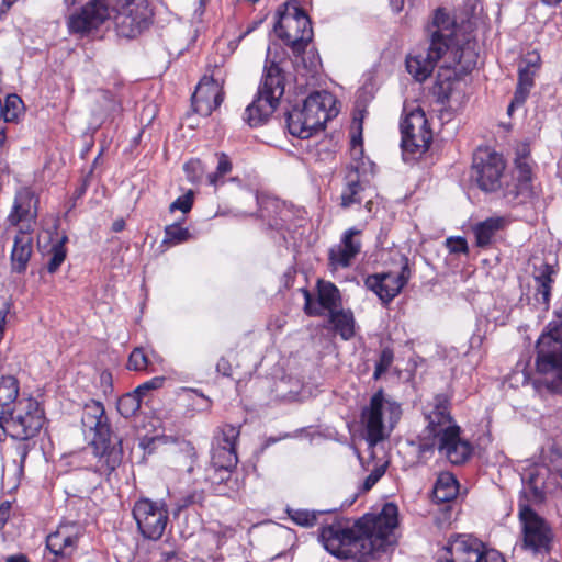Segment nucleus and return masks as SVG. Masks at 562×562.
Wrapping results in <instances>:
<instances>
[{
    "label": "nucleus",
    "instance_id": "nucleus-1",
    "mask_svg": "<svg viewBox=\"0 0 562 562\" xmlns=\"http://www.w3.org/2000/svg\"><path fill=\"white\" fill-rule=\"evenodd\" d=\"M397 506L387 503L379 514H367L352 526L334 521L321 529L319 541L333 555L371 562L396 544Z\"/></svg>",
    "mask_w": 562,
    "mask_h": 562
},
{
    "label": "nucleus",
    "instance_id": "nucleus-2",
    "mask_svg": "<svg viewBox=\"0 0 562 562\" xmlns=\"http://www.w3.org/2000/svg\"><path fill=\"white\" fill-rule=\"evenodd\" d=\"M425 417L428 425L419 443L420 452L426 453L437 448L452 464L465 462L472 453V447L460 437V427L450 415L448 397L443 394L436 395Z\"/></svg>",
    "mask_w": 562,
    "mask_h": 562
},
{
    "label": "nucleus",
    "instance_id": "nucleus-3",
    "mask_svg": "<svg viewBox=\"0 0 562 562\" xmlns=\"http://www.w3.org/2000/svg\"><path fill=\"white\" fill-rule=\"evenodd\" d=\"M81 423L85 431L93 432L92 449L98 459L94 471L100 475H110L122 462L121 440L112 435L102 403L88 402L82 412Z\"/></svg>",
    "mask_w": 562,
    "mask_h": 562
},
{
    "label": "nucleus",
    "instance_id": "nucleus-4",
    "mask_svg": "<svg viewBox=\"0 0 562 562\" xmlns=\"http://www.w3.org/2000/svg\"><path fill=\"white\" fill-rule=\"evenodd\" d=\"M453 57L449 61L441 64L434 94L437 100L447 104L451 110L459 109L465 101V82L462 76L475 68L479 54L474 50V44L467 42L461 48L452 52Z\"/></svg>",
    "mask_w": 562,
    "mask_h": 562
},
{
    "label": "nucleus",
    "instance_id": "nucleus-5",
    "mask_svg": "<svg viewBox=\"0 0 562 562\" xmlns=\"http://www.w3.org/2000/svg\"><path fill=\"white\" fill-rule=\"evenodd\" d=\"M432 27L428 49L406 58L407 71L420 82L431 75L438 61H449L457 48L453 41L456 23L445 10L436 11Z\"/></svg>",
    "mask_w": 562,
    "mask_h": 562
},
{
    "label": "nucleus",
    "instance_id": "nucleus-6",
    "mask_svg": "<svg viewBox=\"0 0 562 562\" xmlns=\"http://www.w3.org/2000/svg\"><path fill=\"white\" fill-rule=\"evenodd\" d=\"M284 93V76L276 63L266 64L255 100L246 108L245 121L250 126L265 124L276 111Z\"/></svg>",
    "mask_w": 562,
    "mask_h": 562
},
{
    "label": "nucleus",
    "instance_id": "nucleus-7",
    "mask_svg": "<svg viewBox=\"0 0 562 562\" xmlns=\"http://www.w3.org/2000/svg\"><path fill=\"white\" fill-rule=\"evenodd\" d=\"M401 406L386 398L382 391L376 392L362 409L361 422L370 446L387 438L401 417Z\"/></svg>",
    "mask_w": 562,
    "mask_h": 562
},
{
    "label": "nucleus",
    "instance_id": "nucleus-8",
    "mask_svg": "<svg viewBox=\"0 0 562 562\" xmlns=\"http://www.w3.org/2000/svg\"><path fill=\"white\" fill-rule=\"evenodd\" d=\"M44 424V412L32 397L18 400L12 408L0 417L3 432L20 441L35 437Z\"/></svg>",
    "mask_w": 562,
    "mask_h": 562
},
{
    "label": "nucleus",
    "instance_id": "nucleus-9",
    "mask_svg": "<svg viewBox=\"0 0 562 562\" xmlns=\"http://www.w3.org/2000/svg\"><path fill=\"white\" fill-rule=\"evenodd\" d=\"M113 21L119 36L135 38L150 24L153 12L147 0H116Z\"/></svg>",
    "mask_w": 562,
    "mask_h": 562
},
{
    "label": "nucleus",
    "instance_id": "nucleus-10",
    "mask_svg": "<svg viewBox=\"0 0 562 562\" xmlns=\"http://www.w3.org/2000/svg\"><path fill=\"white\" fill-rule=\"evenodd\" d=\"M274 31L295 54L304 52L313 38L311 20L299 7H293L281 14Z\"/></svg>",
    "mask_w": 562,
    "mask_h": 562
},
{
    "label": "nucleus",
    "instance_id": "nucleus-11",
    "mask_svg": "<svg viewBox=\"0 0 562 562\" xmlns=\"http://www.w3.org/2000/svg\"><path fill=\"white\" fill-rule=\"evenodd\" d=\"M133 517L140 535L149 540H159L166 529L169 513L164 502L138 499L133 507Z\"/></svg>",
    "mask_w": 562,
    "mask_h": 562
},
{
    "label": "nucleus",
    "instance_id": "nucleus-12",
    "mask_svg": "<svg viewBox=\"0 0 562 562\" xmlns=\"http://www.w3.org/2000/svg\"><path fill=\"white\" fill-rule=\"evenodd\" d=\"M537 370L547 373L557 370L562 380V323L551 322L537 342Z\"/></svg>",
    "mask_w": 562,
    "mask_h": 562
},
{
    "label": "nucleus",
    "instance_id": "nucleus-13",
    "mask_svg": "<svg viewBox=\"0 0 562 562\" xmlns=\"http://www.w3.org/2000/svg\"><path fill=\"white\" fill-rule=\"evenodd\" d=\"M402 148L405 153L423 154L425 153L431 140L432 133L428 127V121L422 109L417 108L409 113L401 122Z\"/></svg>",
    "mask_w": 562,
    "mask_h": 562
},
{
    "label": "nucleus",
    "instance_id": "nucleus-14",
    "mask_svg": "<svg viewBox=\"0 0 562 562\" xmlns=\"http://www.w3.org/2000/svg\"><path fill=\"white\" fill-rule=\"evenodd\" d=\"M531 505L525 501H519V521L522 529V546L535 553L548 550L551 539L550 528L546 520L541 518Z\"/></svg>",
    "mask_w": 562,
    "mask_h": 562
},
{
    "label": "nucleus",
    "instance_id": "nucleus-15",
    "mask_svg": "<svg viewBox=\"0 0 562 562\" xmlns=\"http://www.w3.org/2000/svg\"><path fill=\"white\" fill-rule=\"evenodd\" d=\"M524 488L519 501L526 503L539 504L546 499L547 494L555 487V476L550 472L546 464H532L524 470L521 474Z\"/></svg>",
    "mask_w": 562,
    "mask_h": 562
},
{
    "label": "nucleus",
    "instance_id": "nucleus-16",
    "mask_svg": "<svg viewBox=\"0 0 562 562\" xmlns=\"http://www.w3.org/2000/svg\"><path fill=\"white\" fill-rule=\"evenodd\" d=\"M239 434V427L233 425L227 424L220 428L213 442L210 470L233 471L236 468L238 462L236 443Z\"/></svg>",
    "mask_w": 562,
    "mask_h": 562
},
{
    "label": "nucleus",
    "instance_id": "nucleus-17",
    "mask_svg": "<svg viewBox=\"0 0 562 562\" xmlns=\"http://www.w3.org/2000/svg\"><path fill=\"white\" fill-rule=\"evenodd\" d=\"M504 170L505 161L502 155L488 150H480L475 154L472 177L483 191L494 192L498 190Z\"/></svg>",
    "mask_w": 562,
    "mask_h": 562
},
{
    "label": "nucleus",
    "instance_id": "nucleus-18",
    "mask_svg": "<svg viewBox=\"0 0 562 562\" xmlns=\"http://www.w3.org/2000/svg\"><path fill=\"white\" fill-rule=\"evenodd\" d=\"M400 262V272L389 271L369 276L366 279V286L373 291L384 303L392 301L411 278L408 258L401 256Z\"/></svg>",
    "mask_w": 562,
    "mask_h": 562
},
{
    "label": "nucleus",
    "instance_id": "nucleus-19",
    "mask_svg": "<svg viewBox=\"0 0 562 562\" xmlns=\"http://www.w3.org/2000/svg\"><path fill=\"white\" fill-rule=\"evenodd\" d=\"M110 18L108 0H89L80 11L68 18V29L72 34L86 35L98 30Z\"/></svg>",
    "mask_w": 562,
    "mask_h": 562
},
{
    "label": "nucleus",
    "instance_id": "nucleus-20",
    "mask_svg": "<svg viewBox=\"0 0 562 562\" xmlns=\"http://www.w3.org/2000/svg\"><path fill=\"white\" fill-rule=\"evenodd\" d=\"M335 97L327 91H316L311 93L300 108L307 119L310 125L315 126L317 131L324 128L325 123L336 116L338 110L335 106Z\"/></svg>",
    "mask_w": 562,
    "mask_h": 562
},
{
    "label": "nucleus",
    "instance_id": "nucleus-21",
    "mask_svg": "<svg viewBox=\"0 0 562 562\" xmlns=\"http://www.w3.org/2000/svg\"><path fill=\"white\" fill-rule=\"evenodd\" d=\"M37 217V199L34 192L29 188L19 190L15 194L14 203L8 223L18 231H33Z\"/></svg>",
    "mask_w": 562,
    "mask_h": 562
},
{
    "label": "nucleus",
    "instance_id": "nucleus-22",
    "mask_svg": "<svg viewBox=\"0 0 562 562\" xmlns=\"http://www.w3.org/2000/svg\"><path fill=\"white\" fill-rule=\"evenodd\" d=\"M85 529L77 522H61L46 538L47 549L56 557L70 558L77 550Z\"/></svg>",
    "mask_w": 562,
    "mask_h": 562
},
{
    "label": "nucleus",
    "instance_id": "nucleus-23",
    "mask_svg": "<svg viewBox=\"0 0 562 562\" xmlns=\"http://www.w3.org/2000/svg\"><path fill=\"white\" fill-rule=\"evenodd\" d=\"M224 100L222 86L212 77L204 76L192 95V108L202 116H209Z\"/></svg>",
    "mask_w": 562,
    "mask_h": 562
},
{
    "label": "nucleus",
    "instance_id": "nucleus-24",
    "mask_svg": "<svg viewBox=\"0 0 562 562\" xmlns=\"http://www.w3.org/2000/svg\"><path fill=\"white\" fill-rule=\"evenodd\" d=\"M318 306L313 303L311 293L307 290L303 291L305 305L304 311L307 315L318 316L322 315L323 310H328L329 313L340 307L341 297L338 288L326 281H318Z\"/></svg>",
    "mask_w": 562,
    "mask_h": 562
},
{
    "label": "nucleus",
    "instance_id": "nucleus-25",
    "mask_svg": "<svg viewBox=\"0 0 562 562\" xmlns=\"http://www.w3.org/2000/svg\"><path fill=\"white\" fill-rule=\"evenodd\" d=\"M33 231H18L14 233L10 261L13 272L23 273L33 255Z\"/></svg>",
    "mask_w": 562,
    "mask_h": 562
},
{
    "label": "nucleus",
    "instance_id": "nucleus-26",
    "mask_svg": "<svg viewBox=\"0 0 562 562\" xmlns=\"http://www.w3.org/2000/svg\"><path fill=\"white\" fill-rule=\"evenodd\" d=\"M359 231L349 229L345 233L341 243L329 250L330 265L337 268H347L351 260L360 252L361 243L355 239L359 235Z\"/></svg>",
    "mask_w": 562,
    "mask_h": 562
},
{
    "label": "nucleus",
    "instance_id": "nucleus-27",
    "mask_svg": "<svg viewBox=\"0 0 562 562\" xmlns=\"http://www.w3.org/2000/svg\"><path fill=\"white\" fill-rule=\"evenodd\" d=\"M364 187L360 181L359 164L350 165L346 175V186L340 195V205L348 209L353 204L361 203Z\"/></svg>",
    "mask_w": 562,
    "mask_h": 562
},
{
    "label": "nucleus",
    "instance_id": "nucleus-28",
    "mask_svg": "<svg viewBox=\"0 0 562 562\" xmlns=\"http://www.w3.org/2000/svg\"><path fill=\"white\" fill-rule=\"evenodd\" d=\"M516 169L518 172L519 189H507L505 196L509 200H516L519 198L524 190H528L529 181L531 179V166L528 159L527 148L524 147L521 154L515 159Z\"/></svg>",
    "mask_w": 562,
    "mask_h": 562
},
{
    "label": "nucleus",
    "instance_id": "nucleus-29",
    "mask_svg": "<svg viewBox=\"0 0 562 562\" xmlns=\"http://www.w3.org/2000/svg\"><path fill=\"white\" fill-rule=\"evenodd\" d=\"M537 72H533L532 69L522 68V65H519L518 68V83L514 94V98L508 106V113H512L515 106H520L527 100L531 88L535 85V76Z\"/></svg>",
    "mask_w": 562,
    "mask_h": 562
},
{
    "label": "nucleus",
    "instance_id": "nucleus-30",
    "mask_svg": "<svg viewBox=\"0 0 562 562\" xmlns=\"http://www.w3.org/2000/svg\"><path fill=\"white\" fill-rule=\"evenodd\" d=\"M434 498L439 503L454 499L459 493L457 479L449 472H442L437 477L434 486Z\"/></svg>",
    "mask_w": 562,
    "mask_h": 562
},
{
    "label": "nucleus",
    "instance_id": "nucleus-31",
    "mask_svg": "<svg viewBox=\"0 0 562 562\" xmlns=\"http://www.w3.org/2000/svg\"><path fill=\"white\" fill-rule=\"evenodd\" d=\"M286 125L289 132L299 138L305 139L311 137L315 132H317L315 126L310 125L307 123V119L302 113L300 108H293L286 114Z\"/></svg>",
    "mask_w": 562,
    "mask_h": 562
},
{
    "label": "nucleus",
    "instance_id": "nucleus-32",
    "mask_svg": "<svg viewBox=\"0 0 562 562\" xmlns=\"http://www.w3.org/2000/svg\"><path fill=\"white\" fill-rule=\"evenodd\" d=\"M20 398L16 379L13 376H2L0 380V417L8 414L13 404Z\"/></svg>",
    "mask_w": 562,
    "mask_h": 562
},
{
    "label": "nucleus",
    "instance_id": "nucleus-33",
    "mask_svg": "<svg viewBox=\"0 0 562 562\" xmlns=\"http://www.w3.org/2000/svg\"><path fill=\"white\" fill-rule=\"evenodd\" d=\"M329 322L342 339L348 340L355 335V319L350 311L340 308L331 311Z\"/></svg>",
    "mask_w": 562,
    "mask_h": 562
},
{
    "label": "nucleus",
    "instance_id": "nucleus-34",
    "mask_svg": "<svg viewBox=\"0 0 562 562\" xmlns=\"http://www.w3.org/2000/svg\"><path fill=\"white\" fill-rule=\"evenodd\" d=\"M503 225L504 220L501 217H491L484 222L479 223L474 227L476 245L480 247L490 245L495 234L503 227Z\"/></svg>",
    "mask_w": 562,
    "mask_h": 562
},
{
    "label": "nucleus",
    "instance_id": "nucleus-35",
    "mask_svg": "<svg viewBox=\"0 0 562 562\" xmlns=\"http://www.w3.org/2000/svg\"><path fill=\"white\" fill-rule=\"evenodd\" d=\"M215 157L217 158L216 170L205 177L206 182L216 189L224 183V177L232 171L233 165L229 157L224 153H217Z\"/></svg>",
    "mask_w": 562,
    "mask_h": 562
},
{
    "label": "nucleus",
    "instance_id": "nucleus-36",
    "mask_svg": "<svg viewBox=\"0 0 562 562\" xmlns=\"http://www.w3.org/2000/svg\"><path fill=\"white\" fill-rule=\"evenodd\" d=\"M139 408L140 395L136 391L122 395L117 401V411L125 418L135 415Z\"/></svg>",
    "mask_w": 562,
    "mask_h": 562
},
{
    "label": "nucleus",
    "instance_id": "nucleus-37",
    "mask_svg": "<svg viewBox=\"0 0 562 562\" xmlns=\"http://www.w3.org/2000/svg\"><path fill=\"white\" fill-rule=\"evenodd\" d=\"M23 111V102L16 94H8L2 104V119L4 122H14Z\"/></svg>",
    "mask_w": 562,
    "mask_h": 562
},
{
    "label": "nucleus",
    "instance_id": "nucleus-38",
    "mask_svg": "<svg viewBox=\"0 0 562 562\" xmlns=\"http://www.w3.org/2000/svg\"><path fill=\"white\" fill-rule=\"evenodd\" d=\"M288 514L294 524L304 528L314 527L317 524L318 516L322 515V513L307 509H289Z\"/></svg>",
    "mask_w": 562,
    "mask_h": 562
},
{
    "label": "nucleus",
    "instance_id": "nucleus-39",
    "mask_svg": "<svg viewBox=\"0 0 562 562\" xmlns=\"http://www.w3.org/2000/svg\"><path fill=\"white\" fill-rule=\"evenodd\" d=\"M190 238V233L187 228L181 227L178 224L168 225L165 228V244L178 245L187 241Z\"/></svg>",
    "mask_w": 562,
    "mask_h": 562
},
{
    "label": "nucleus",
    "instance_id": "nucleus-40",
    "mask_svg": "<svg viewBox=\"0 0 562 562\" xmlns=\"http://www.w3.org/2000/svg\"><path fill=\"white\" fill-rule=\"evenodd\" d=\"M183 170L192 183L201 182L205 176L206 167L200 159H191L184 164Z\"/></svg>",
    "mask_w": 562,
    "mask_h": 562
},
{
    "label": "nucleus",
    "instance_id": "nucleus-41",
    "mask_svg": "<svg viewBox=\"0 0 562 562\" xmlns=\"http://www.w3.org/2000/svg\"><path fill=\"white\" fill-rule=\"evenodd\" d=\"M149 366V360L143 348H135L127 362V368L134 371L146 370Z\"/></svg>",
    "mask_w": 562,
    "mask_h": 562
},
{
    "label": "nucleus",
    "instance_id": "nucleus-42",
    "mask_svg": "<svg viewBox=\"0 0 562 562\" xmlns=\"http://www.w3.org/2000/svg\"><path fill=\"white\" fill-rule=\"evenodd\" d=\"M393 359L394 356L391 349L385 348L382 350L373 373V378L375 380H378L383 373H385L389 370L393 362Z\"/></svg>",
    "mask_w": 562,
    "mask_h": 562
},
{
    "label": "nucleus",
    "instance_id": "nucleus-43",
    "mask_svg": "<svg viewBox=\"0 0 562 562\" xmlns=\"http://www.w3.org/2000/svg\"><path fill=\"white\" fill-rule=\"evenodd\" d=\"M66 258V250L61 244H56L52 248V257L47 265V270L50 273L56 272L60 265L64 262Z\"/></svg>",
    "mask_w": 562,
    "mask_h": 562
},
{
    "label": "nucleus",
    "instance_id": "nucleus-44",
    "mask_svg": "<svg viewBox=\"0 0 562 562\" xmlns=\"http://www.w3.org/2000/svg\"><path fill=\"white\" fill-rule=\"evenodd\" d=\"M192 204H193V192L189 191L186 194L179 196L177 200H175L170 204L169 211L175 212V211L179 210L182 213H188L192 209Z\"/></svg>",
    "mask_w": 562,
    "mask_h": 562
},
{
    "label": "nucleus",
    "instance_id": "nucleus-45",
    "mask_svg": "<svg viewBox=\"0 0 562 562\" xmlns=\"http://www.w3.org/2000/svg\"><path fill=\"white\" fill-rule=\"evenodd\" d=\"M553 269L548 263H542L538 268H536L535 271V280L537 282V285H551L552 283V276Z\"/></svg>",
    "mask_w": 562,
    "mask_h": 562
},
{
    "label": "nucleus",
    "instance_id": "nucleus-46",
    "mask_svg": "<svg viewBox=\"0 0 562 562\" xmlns=\"http://www.w3.org/2000/svg\"><path fill=\"white\" fill-rule=\"evenodd\" d=\"M385 473V465H379L375 467L371 473L366 477L363 482V491L371 490L376 482L384 475Z\"/></svg>",
    "mask_w": 562,
    "mask_h": 562
},
{
    "label": "nucleus",
    "instance_id": "nucleus-47",
    "mask_svg": "<svg viewBox=\"0 0 562 562\" xmlns=\"http://www.w3.org/2000/svg\"><path fill=\"white\" fill-rule=\"evenodd\" d=\"M446 245L450 252L452 254H467L468 252V244L467 240L462 237H450L446 240Z\"/></svg>",
    "mask_w": 562,
    "mask_h": 562
},
{
    "label": "nucleus",
    "instance_id": "nucleus-48",
    "mask_svg": "<svg viewBox=\"0 0 562 562\" xmlns=\"http://www.w3.org/2000/svg\"><path fill=\"white\" fill-rule=\"evenodd\" d=\"M549 460L553 470L562 476V447H552Z\"/></svg>",
    "mask_w": 562,
    "mask_h": 562
},
{
    "label": "nucleus",
    "instance_id": "nucleus-49",
    "mask_svg": "<svg viewBox=\"0 0 562 562\" xmlns=\"http://www.w3.org/2000/svg\"><path fill=\"white\" fill-rule=\"evenodd\" d=\"M520 65H522V68L532 69L533 72H537L541 65L540 55L537 52H530L525 56Z\"/></svg>",
    "mask_w": 562,
    "mask_h": 562
},
{
    "label": "nucleus",
    "instance_id": "nucleus-50",
    "mask_svg": "<svg viewBox=\"0 0 562 562\" xmlns=\"http://www.w3.org/2000/svg\"><path fill=\"white\" fill-rule=\"evenodd\" d=\"M164 382H165L164 376H155L151 380L139 385L135 391L142 396L149 390L160 389L162 386Z\"/></svg>",
    "mask_w": 562,
    "mask_h": 562
},
{
    "label": "nucleus",
    "instance_id": "nucleus-51",
    "mask_svg": "<svg viewBox=\"0 0 562 562\" xmlns=\"http://www.w3.org/2000/svg\"><path fill=\"white\" fill-rule=\"evenodd\" d=\"M209 473H206V481L211 482L212 484H222L226 482L231 477L232 471H216L214 473H210V469L207 470Z\"/></svg>",
    "mask_w": 562,
    "mask_h": 562
},
{
    "label": "nucleus",
    "instance_id": "nucleus-52",
    "mask_svg": "<svg viewBox=\"0 0 562 562\" xmlns=\"http://www.w3.org/2000/svg\"><path fill=\"white\" fill-rule=\"evenodd\" d=\"M11 504L10 502H3L0 505V530L5 526L10 517Z\"/></svg>",
    "mask_w": 562,
    "mask_h": 562
},
{
    "label": "nucleus",
    "instance_id": "nucleus-53",
    "mask_svg": "<svg viewBox=\"0 0 562 562\" xmlns=\"http://www.w3.org/2000/svg\"><path fill=\"white\" fill-rule=\"evenodd\" d=\"M217 372L222 373L223 375H229L231 373V364L228 360L225 358H221L216 364Z\"/></svg>",
    "mask_w": 562,
    "mask_h": 562
},
{
    "label": "nucleus",
    "instance_id": "nucleus-54",
    "mask_svg": "<svg viewBox=\"0 0 562 562\" xmlns=\"http://www.w3.org/2000/svg\"><path fill=\"white\" fill-rule=\"evenodd\" d=\"M551 285H538V294L541 296L543 303L549 302Z\"/></svg>",
    "mask_w": 562,
    "mask_h": 562
},
{
    "label": "nucleus",
    "instance_id": "nucleus-55",
    "mask_svg": "<svg viewBox=\"0 0 562 562\" xmlns=\"http://www.w3.org/2000/svg\"><path fill=\"white\" fill-rule=\"evenodd\" d=\"M18 0H3L2 4L0 7V15L5 14L9 9L12 7L13 3H15Z\"/></svg>",
    "mask_w": 562,
    "mask_h": 562
},
{
    "label": "nucleus",
    "instance_id": "nucleus-56",
    "mask_svg": "<svg viewBox=\"0 0 562 562\" xmlns=\"http://www.w3.org/2000/svg\"><path fill=\"white\" fill-rule=\"evenodd\" d=\"M5 562H29V559L24 554H14L8 557Z\"/></svg>",
    "mask_w": 562,
    "mask_h": 562
},
{
    "label": "nucleus",
    "instance_id": "nucleus-57",
    "mask_svg": "<svg viewBox=\"0 0 562 562\" xmlns=\"http://www.w3.org/2000/svg\"><path fill=\"white\" fill-rule=\"evenodd\" d=\"M4 326H5V312L3 310H0V341L3 338Z\"/></svg>",
    "mask_w": 562,
    "mask_h": 562
},
{
    "label": "nucleus",
    "instance_id": "nucleus-58",
    "mask_svg": "<svg viewBox=\"0 0 562 562\" xmlns=\"http://www.w3.org/2000/svg\"><path fill=\"white\" fill-rule=\"evenodd\" d=\"M125 227V221L123 218H119L116 221H114L113 225H112V229L114 232H121L123 231Z\"/></svg>",
    "mask_w": 562,
    "mask_h": 562
},
{
    "label": "nucleus",
    "instance_id": "nucleus-59",
    "mask_svg": "<svg viewBox=\"0 0 562 562\" xmlns=\"http://www.w3.org/2000/svg\"><path fill=\"white\" fill-rule=\"evenodd\" d=\"M390 4L395 12H400L403 9L404 0H390Z\"/></svg>",
    "mask_w": 562,
    "mask_h": 562
},
{
    "label": "nucleus",
    "instance_id": "nucleus-60",
    "mask_svg": "<svg viewBox=\"0 0 562 562\" xmlns=\"http://www.w3.org/2000/svg\"><path fill=\"white\" fill-rule=\"evenodd\" d=\"M202 501V494H192L191 496L188 497V499L186 501V504L189 505V504H193V503H198V502H201Z\"/></svg>",
    "mask_w": 562,
    "mask_h": 562
},
{
    "label": "nucleus",
    "instance_id": "nucleus-61",
    "mask_svg": "<svg viewBox=\"0 0 562 562\" xmlns=\"http://www.w3.org/2000/svg\"><path fill=\"white\" fill-rule=\"evenodd\" d=\"M177 554L175 551L164 552L162 558L165 562H172L176 559Z\"/></svg>",
    "mask_w": 562,
    "mask_h": 562
},
{
    "label": "nucleus",
    "instance_id": "nucleus-62",
    "mask_svg": "<svg viewBox=\"0 0 562 562\" xmlns=\"http://www.w3.org/2000/svg\"><path fill=\"white\" fill-rule=\"evenodd\" d=\"M279 537L282 539L283 538L290 539L292 537V533L289 529L280 527L279 528Z\"/></svg>",
    "mask_w": 562,
    "mask_h": 562
},
{
    "label": "nucleus",
    "instance_id": "nucleus-63",
    "mask_svg": "<svg viewBox=\"0 0 562 562\" xmlns=\"http://www.w3.org/2000/svg\"><path fill=\"white\" fill-rule=\"evenodd\" d=\"M100 378L103 383H110L111 381V374L109 372H102Z\"/></svg>",
    "mask_w": 562,
    "mask_h": 562
},
{
    "label": "nucleus",
    "instance_id": "nucleus-64",
    "mask_svg": "<svg viewBox=\"0 0 562 562\" xmlns=\"http://www.w3.org/2000/svg\"><path fill=\"white\" fill-rule=\"evenodd\" d=\"M544 4L547 5H557L559 4L562 0H541Z\"/></svg>",
    "mask_w": 562,
    "mask_h": 562
}]
</instances>
